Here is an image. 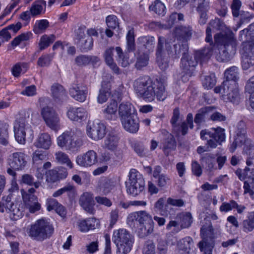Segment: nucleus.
Segmentation results:
<instances>
[{"label":"nucleus","mask_w":254,"mask_h":254,"mask_svg":"<svg viewBox=\"0 0 254 254\" xmlns=\"http://www.w3.org/2000/svg\"><path fill=\"white\" fill-rule=\"evenodd\" d=\"M178 249L182 254H195L192 249L193 240L190 237H186L180 240L177 244Z\"/></svg>","instance_id":"bb28decb"},{"label":"nucleus","mask_w":254,"mask_h":254,"mask_svg":"<svg viewBox=\"0 0 254 254\" xmlns=\"http://www.w3.org/2000/svg\"><path fill=\"white\" fill-rule=\"evenodd\" d=\"M253 168L246 167L244 170L243 172L241 169L236 170L235 173L241 180H243L246 178L251 179L252 182L254 179V174H253Z\"/></svg>","instance_id":"de8ad7c7"},{"label":"nucleus","mask_w":254,"mask_h":254,"mask_svg":"<svg viewBox=\"0 0 254 254\" xmlns=\"http://www.w3.org/2000/svg\"><path fill=\"white\" fill-rule=\"evenodd\" d=\"M236 142H238L241 146L244 145V150L247 154H250L251 142L245 134H237V137L235 139Z\"/></svg>","instance_id":"a18cd8bd"},{"label":"nucleus","mask_w":254,"mask_h":254,"mask_svg":"<svg viewBox=\"0 0 254 254\" xmlns=\"http://www.w3.org/2000/svg\"><path fill=\"white\" fill-rule=\"evenodd\" d=\"M117 111V102L113 100L108 103L106 107L103 110V113L106 120L115 121L118 118Z\"/></svg>","instance_id":"393cba45"},{"label":"nucleus","mask_w":254,"mask_h":254,"mask_svg":"<svg viewBox=\"0 0 254 254\" xmlns=\"http://www.w3.org/2000/svg\"><path fill=\"white\" fill-rule=\"evenodd\" d=\"M99 61V57L92 55H80L75 59V64L79 66H85L90 64L94 65Z\"/></svg>","instance_id":"a878e982"},{"label":"nucleus","mask_w":254,"mask_h":254,"mask_svg":"<svg viewBox=\"0 0 254 254\" xmlns=\"http://www.w3.org/2000/svg\"><path fill=\"white\" fill-rule=\"evenodd\" d=\"M32 35L31 33L27 32L17 36L11 42L12 46L16 47L19 45L21 42L28 40Z\"/></svg>","instance_id":"0e129e2a"},{"label":"nucleus","mask_w":254,"mask_h":254,"mask_svg":"<svg viewBox=\"0 0 254 254\" xmlns=\"http://www.w3.org/2000/svg\"><path fill=\"white\" fill-rule=\"evenodd\" d=\"M12 205H13V202L11 201L10 196H3L0 200V212L7 213Z\"/></svg>","instance_id":"49530a36"},{"label":"nucleus","mask_w":254,"mask_h":254,"mask_svg":"<svg viewBox=\"0 0 254 254\" xmlns=\"http://www.w3.org/2000/svg\"><path fill=\"white\" fill-rule=\"evenodd\" d=\"M7 214L11 220L16 221L22 217V212L13 203V205L10 208Z\"/></svg>","instance_id":"052dcab7"},{"label":"nucleus","mask_w":254,"mask_h":254,"mask_svg":"<svg viewBox=\"0 0 254 254\" xmlns=\"http://www.w3.org/2000/svg\"><path fill=\"white\" fill-rule=\"evenodd\" d=\"M189 46L187 42L181 44L180 42L172 43L162 36H159L156 49V60L159 68L163 71L169 67V57L176 59L181 53L185 54L188 51Z\"/></svg>","instance_id":"f03ea898"},{"label":"nucleus","mask_w":254,"mask_h":254,"mask_svg":"<svg viewBox=\"0 0 254 254\" xmlns=\"http://www.w3.org/2000/svg\"><path fill=\"white\" fill-rule=\"evenodd\" d=\"M214 38L215 43L218 45H223L225 48L229 45H231L232 47L236 45V39L232 33L229 34L218 33L214 35Z\"/></svg>","instance_id":"b1692460"},{"label":"nucleus","mask_w":254,"mask_h":254,"mask_svg":"<svg viewBox=\"0 0 254 254\" xmlns=\"http://www.w3.org/2000/svg\"><path fill=\"white\" fill-rule=\"evenodd\" d=\"M149 60V56L147 54H144L140 55L138 58L135 64V66L137 69H140L141 68L146 66Z\"/></svg>","instance_id":"774afa93"},{"label":"nucleus","mask_w":254,"mask_h":254,"mask_svg":"<svg viewBox=\"0 0 254 254\" xmlns=\"http://www.w3.org/2000/svg\"><path fill=\"white\" fill-rule=\"evenodd\" d=\"M53 54L43 55L38 60V65L41 67L49 66L53 59Z\"/></svg>","instance_id":"680f3d73"},{"label":"nucleus","mask_w":254,"mask_h":254,"mask_svg":"<svg viewBox=\"0 0 254 254\" xmlns=\"http://www.w3.org/2000/svg\"><path fill=\"white\" fill-rule=\"evenodd\" d=\"M54 158L55 161L59 164L66 165L69 169H72L73 167V165L68 155L62 151L55 152Z\"/></svg>","instance_id":"c9c22d12"},{"label":"nucleus","mask_w":254,"mask_h":254,"mask_svg":"<svg viewBox=\"0 0 254 254\" xmlns=\"http://www.w3.org/2000/svg\"><path fill=\"white\" fill-rule=\"evenodd\" d=\"M133 87L136 93L148 102L156 99L164 101L167 97L164 80L161 78L153 80L149 76H140L134 80Z\"/></svg>","instance_id":"f257e3e1"},{"label":"nucleus","mask_w":254,"mask_h":254,"mask_svg":"<svg viewBox=\"0 0 254 254\" xmlns=\"http://www.w3.org/2000/svg\"><path fill=\"white\" fill-rule=\"evenodd\" d=\"M126 39L128 51L132 52L134 51L135 45L134 42V30L133 28H130L128 30Z\"/></svg>","instance_id":"5fc2aeb1"},{"label":"nucleus","mask_w":254,"mask_h":254,"mask_svg":"<svg viewBox=\"0 0 254 254\" xmlns=\"http://www.w3.org/2000/svg\"><path fill=\"white\" fill-rule=\"evenodd\" d=\"M152 220V216L146 211L140 210L130 213L127 218L128 223H132L135 221L139 225L143 224Z\"/></svg>","instance_id":"aec40b11"},{"label":"nucleus","mask_w":254,"mask_h":254,"mask_svg":"<svg viewBox=\"0 0 254 254\" xmlns=\"http://www.w3.org/2000/svg\"><path fill=\"white\" fill-rule=\"evenodd\" d=\"M46 8V1L44 0H38L32 4L30 12L32 16H35L44 14L45 12Z\"/></svg>","instance_id":"473e14b6"},{"label":"nucleus","mask_w":254,"mask_h":254,"mask_svg":"<svg viewBox=\"0 0 254 254\" xmlns=\"http://www.w3.org/2000/svg\"><path fill=\"white\" fill-rule=\"evenodd\" d=\"M125 129L132 133H136L139 128V121L137 115L121 121Z\"/></svg>","instance_id":"412c9836"},{"label":"nucleus","mask_w":254,"mask_h":254,"mask_svg":"<svg viewBox=\"0 0 254 254\" xmlns=\"http://www.w3.org/2000/svg\"><path fill=\"white\" fill-rule=\"evenodd\" d=\"M111 85L109 81H103L102 88L98 97V101L99 103H103L107 101L110 95Z\"/></svg>","instance_id":"f704fd0d"},{"label":"nucleus","mask_w":254,"mask_h":254,"mask_svg":"<svg viewBox=\"0 0 254 254\" xmlns=\"http://www.w3.org/2000/svg\"><path fill=\"white\" fill-rule=\"evenodd\" d=\"M113 241L117 247V254H127L132 247L133 237L125 229L114 231Z\"/></svg>","instance_id":"39448f33"},{"label":"nucleus","mask_w":254,"mask_h":254,"mask_svg":"<svg viewBox=\"0 0 254 254\" xmlns=\"http://www.w3.org/2000/svg\"><path fill=\"white\" fill-rule=\"evenodd\" d=\"M77 44L81 51L86 52L92 49L93 40L92 37L87 36L86 38L77 42Z\"/></svg>","instance_id":"09e8293b"},{"label":"nucleus","mask_w":254,"mask_h":254,"mask_svg":"<svg viewBox=\"0 0 254 254\" xmlns=\"http://www.w3.org/2000/svg\"><path fill=\"white\" fill-rule=\"evenodd\" d=\"M41 115L49 127L56 131L60 129V118L53 108L49 106L43 107L41 110Z\"/></svg>","instance_id":"6e6552de"},{"label":"nucleus","mask_w":254,"mask_h":254,"mask_svg":"<svg viewBox=\"0 0 254 254\" xmlns=\"http://www.w3.org/2000/svg\"><path fill=\"white\" fill-rule=\"evenodd\" d=\"M27 163L25 154L21 152H16L10 154L8 158L9 166L15 170H22Z\"/></svg>","instance_id":"ddd939ff"},{"label":"nucleus","mask_w":254,"mask_h":254,"mask_svg":"<svg viewBox=\"0 0 254 254\" xmlns=\"http://www.w3.org/2000/svg\"><path fill=\"white\" fill-rule=\"evenodd\" d=\"M191 31L190 27L181 26L176 28L175 33L177 36L187 40L191 36Z\"/></svg>","instance_id":"864d4df0"},{"label":"nucleus","mask_w":254,"mask_h":254,"mask_svg":"<svg viewBox=\"0 0 254 254\" xmlns=\"http://www.w3.org/2000/svg\"><path fill=\"white\" fill-rule=\"evenodd\" d=\"M54 231V227L49 222L44 219H40L31 226L28 234L34 240L43 241L50 238Z\"/></svg>","instance_id":"423d86ee"},{"label":"nucleus","mask_w":254,"mask_h":254,"mask_svg":"<svg viewBox=\"0 0 254 254\" xmlns=\"http://www.w3.org/2000/svg\"><path fill=\"white\" fill-rule=\"evenodd\" d=\"M145 182L141 174L135 169H131L128 180L126 182L127 192L133 196H136L144 189Z\"/></svg>","instance_id":"0eeeda50"},{"label":"nucleus","mask_w":254,"mask_h":254,"mask_svg":"<svg viewBox=\"0 0 254 254\" xmlns=\"http://www.w3.org/2000/svg\"><path fill=\"white\" fill-rule=\"evenodd\" d=\"M176 147V143L175 139L172 135H170L168 138H167L163 145V149L165 151L167 150H174Z\"/></svg>","instance_id":"69168bd1"},{"label":"nucleus","mask_w":254,"mask_h":254,"mask_svg":"<svg viewBox=\"0 0 254 254\" xmlns=\"http://www.w3.org/2000/svg\"><path fill=\"white\" fill-rule=\"evenodd\" d=\"M162 167L157 165L154 167L153 177L157 179L156 183L160 188L166 187L169 185L170 178L165 174L161 173Z\"/></svg>","instance_id":"5701e85b"},{"label":"nucleus","mask_w":254,"mask_h":254,"mask_svg":"<svg viewBox=\"0 0 254 254\" xmlns=\"http://www.w3.org/2000/svg\"><path fill=\"white\" fill-rule=\"evenodd\" d=\"M106 128V126L103 123L89 122L86 126V133L91 139L98 140L105 136Z\"/></svg>","instance_id":"9b49d317"},{"label":"nucleus","mask_w":254,"mask_h":254,"mask_svg":"<svg viewBox=\"0 0 254 254\" xmlns=\"http://www.w3.org/2000/svg\"><path fill=\"white\" fill-rule=\"evenodd\" d=\"M33 113L30 108L21 111L14 122L13 129L16 141L20 144H24L26 140V134H31L33 132L31 126L26 122L30 115Z\"/></svg>","instance_id":"7ed1b4c3"},{"label":"nucleus","mask_w":254,"mask_h":254,"mask_svg":"<svg viewBox=\"0 0 254 254\" xmlns=\"http://www.w3.org/2000/svg\"><path fill=\"white\" fill-rule=\"evenodd\" d=\"M180 113L179 109L178 108H176L173 111V116L170 121L173 130L175 133H178L180 131L179 125L177 124V122L180 118Z\"/></svg>","instance_id":"13d9d810"},{"label":"nucleus","mask_w":254,"mask_h":254,"mask_svg":"<svg viewBox=\"0 0 254 254\" xmlns=\"http://www.w3.org/2000/svg\"><path fill=\"white\" fill-rule=\"evenodd\" d=\"M28 67V64L26 63H18L13 65L11 69V72L15 77H18L21 73H25Z\"/></svg>","instance_id":"3c124183"},{"label":"nucleus","mask_w":254,"mask_h":254,"mask_svg":"<svg viewBox=\"0 0 254 254\" xmlns=\"http://www.w3.org/2000/svg\"><path fill=\"white\" fill-rule=\"evenodd\" d=\"M79 203L83 209L90 214H94L95 212L94 208L95 202L93 194L91 193L84 192L80 197Z\"/></svg>","instance_id":"a211bd4d"},{"label":"nucleus","mask_w":254,"mask_h":254,"mask_svg":"<svg viewBox=\"0 0 254 254\" xmlns=\"http://www.w3.org/2000/svg\"><path fill=\"white\" fill-rule=\"evenodd\" d=\"M119 138L115 134L109 133L104 140L103 147L111 151H115L118 146Z\"/></svg>","instance_id":"2f4dec72"},{"label":"nucleus","mask_w":254,"mask_h":254,"mask_svg":"<svg viewBox=\"0 0 254 254\" xmlns=\"http://www.w3.org/2000/svg\"><path fill=\"white\" fill-rule=\"evenodd\" d=\"M223 96L233 104H238L240 101V97L237 83L235 81H224Z\"/></svg>","instance_id":"9d476101"},{"label":"nucleus","mask_w":254,"mask_h":254,"mask_svg":"<svg viewBox=\"0 0 254 254\" xmlns=\"http://www.w3.org/2000/svg\"><path fill=\"white\" fill-rule=\"evenodd\" d=\"M139 43L145 49L146 53H150L153 50L155 44V38L154 37L146 36H142L138 39Z\"/></svg>","instance_id":"e433bc0d"},{"label":"nucleus","mask_w":254,"mask_h":254,"mask_svg":"<svg viewBox=\"0 0 254 254\" xmlns=\"http://www.w3.org/2000/svg\"><path fill=\"white\" fill-rule=\"evenodd\" d=\"M66 115L71 121L80 122L87 119L88 113L86 109L82 107H70L67 110Z\"/></svg>","instance_id":"f3484780"},{"label":"nucleus","mask_w":254,"mask_h":254,"mask_svg":"<svg viewBox=\"0 0 254 254\" xmlns=\"http://www.w3.org/2000/svg\"><path fill=\"white\" fill-rule=\"evenodd\" d=\"M198 246L203 254H212L214 244L212 240L208 241L207 240H204V239L198 243Z\"/></svg>","instance_id":"37998d69"},{"label":"nucleus","mask_w":254,"mask_h":254,"mask_svg":"<svg viewBox=\"0 0 254 254\" xmlns=\"http://www.w3.org/2000/svg\"><path fill=\"white\" fill-rule=\"evenodd\" d=\"M218 137V141H225V134L224 129L217 127V128H212L210 129L202 130L200 132V137L202 140H206L207 141L210 138L215 137Z\"/></svg>","instance_id":"6ab92c4d"},{"label":"nucleus","mask_w":254,"mask_h":254,"mask_svg":"<svg viewBox=\"0 0 254 254\" xmlns=\"http://www.w3.org/2000/svg\"><path fill=\"white\" fill-rule=\"evenodd\" d=\"M137 115L136 111L129 102H123L119 106V116L120 121Z\"/></svg>","instance_id":"4be33fe9"},{"label":"nucleus","mask_w":254,"mask_h":254,"mask_svg":"<svg viewBox=\"0 0 254 254\" xmlns=\"http://www.w3.org/2000/svg\"><path fill=\"white\" fill-rule=\"evenodd\" d=\"M9 124L7 123L0 121V144L6 145L8 143Z\"/></svg>","instance_id":"ea45409f"},{"label":"nucleus","mask_w":254,"mask_h":254,"mask_svg":"<svg viewBox=\"0 0 254 254\" xmlns=\"http://www.w3.org/2000/svg\"><path fill=\"white\" fill-rule=\"evenodd\" d=\"M53 97L57 101H63L67 98L66 91L64 87L59 83H54L51 87Z\"/></svg>","instance_id":"c756f323"},{"label":"nucleus","mask_w":254,"mask_h":254,"mask_svg":"<svg viewBox=\"0 0 254 254\" xmlns=\"http://www.w3.org/2000/svg\"><path fill=\"white\" fill-rule=\"evenodd\" d=\"M246 34V36L248 39L250 38V40H247L243 43L242 49L241 53L242 57H254V42L253 36H251L252 31L249 29H245L241 31Z\"/></svg>","instance_id":"dca6fc26"},{"label":"nucleus","mask_w":254,"mask_h":254,"mask_svg":"<svg viewBox=\"0 0 254 254\" xmlns=\"http://www.w3.org/2000/svg\"><path fill=\"white\" fill-rule=\"evenodd\" d=\"M49 26V22L46 19L40 20L37 21L34 28V31L37 34L41 31H45Z\"/></svg>","instance_id":"e2e57ef3"},{"label":"nucleus","mask_w":254,"mask_h":254,"mask_svg":"<svg viewBox=\"0 0 254 254\" xmlns=\"http://www.w3.org/2000/svg\"><path fill=\"white\" fill-rule=\"evenodd\" d=\"M219 23L220 22L218 20H212L210 21L209 26L206 30V42L212 43L211 31L216 29L218 26Z\"/></svg>","instance_id":"6e6d98bb"},{"label":"nucleus","mask_w":254,"mask_h":254,"mask_svg":"<svg viewBox=\"0 0 254 254\" xmlns=\"http://www.w3.org/2000/svg\"><path fill=\"white\" fill-rule=\"evenodd\" d=\"M115 183L111 180L105 179L99 182V190L104 194L110 192L115 187Z\"/></svg>","instance_id":"c03bdc74"},{"label":"nucleus","mask_w":254,"mask_h":254,"mask_svg":"<svg viewBox=\"0 0 254 254\" xmlns=\"http://www.w3.org/2000/svg\"><path fill=\"white\" fill-rule=\"evenodd\" d=\"M116 51L118 56L119 63L123 67L127 66L129 64L128 58L124 54L122 49L120 47H117Z\"/></svg>","instance_id":"bf43d9fd"},{"label":"nucleus","mask_w":254,"mask_h":254,"mask_svg":"<svg viewBox=\"0 0 254 254\" xmlns=\"http://www.w3.org/2000/svg\"><path fill=\"white\" fill-rule=\"evenodd\" d=\"M182 229L190 227L192 222V217L190 212H185L178 214L176 217Z\"/></svg>","instance_id":"72a5a7b5"},{"label":"nucleus","mask_w":254,"mask_h":254,"mask_svg":"<svg viewBox=\"0 0 254 254\" xmlns=\"http://www.w3.org/2000/svg\"><path fill=\"white\" fill-rule=\"evenodd\" d=\"M238 74V68L236 66H232L225 72V76L226 78L225 81H235L236 82L239 78Z\"/></svg>","instance_id":"4d7b16f0"},{"label":"nucleus","mask_w":254,"mask_h":254,"mask_svg":"<svg viewBox=\"0 0 254 254\" xmlns=\"http://www.w3.org/2000/svg\"><path fill=\"white\" fill-rule=\"evenodd\" d=\"M149 9L151 11H154L159 15L163 16L166 13V7L164 3L159 0H156L154 3L149 6Z\"/></svg>","instance_id":"8fccbe9b"},{"label":"nucleus","mask_w":254,"mask_h":254,"mask_svg":"<svg viewBox=\"0 0 254 254\" xmlns=\"http://www.w3.org/2000/svg\"><path fill=\"white\" fill-rule=\"evenodd\" d=\"M205 224L201 228L200 233L203 239L207 240V238L212 239L214 237V229L210 221L208 219H204Z\"/></svg>","instance_id":"58836bf2"},{"label":"nucleus","mask_w":254,"mask_h":254,"mask_svg":"<svg viewBox=\"0 0 254 254\" xmlns=\"http://www.w3.org/2000/svg\"><path fill=\"white\" fill-rule=\"evenodd\" d=\"M245 92L247 96H249V100L246 102V106L249 110L254 109V102L253 101L254 93V80L253 77H251L247 82L245 87Z\"/></svg>","instance_id":"c85d7f7f"},{"label":"nucleus","mask_w":254,"mask_h":254,"mask_svg":"<svg viewBox=\"0 0 254 254\" xmlns=\"http://www.w3.org/2000/svg\"><path fill=\"white\" fill-rule=\"evenodd\" d=\"M69 94L75 100L83 102L86 98L88 89L86 86L82 84H73L70 88Z\"/></svg>","instance_id":"2eb2a0df"},{"label":"nucleus","mask_w":254,"mask_h":254,"mask_svg":"<svg viewBox=\"0 0 254 254\" xmlns=\"http://www.w3.org/2000/svg\"><path fill=\"white\" fill-rule=\"evenodd\" d=\"M180 224V223L177 220H171L167 225L166 229L173 233H177L182 229Z\"/></svg>","instance_id":"338daca9"},{"label":"nucleus","mask_w":254,"mask_h":254,"mask_svg":"<svg viewBox=\"0 0 254 254\" xmlns=\"http://www.w3.org/2000/svg\"><path fill=\"white\" fill-rule=\"evenodd\" d=\"M35 146L37 148L48 149L52 145V139L51 136L48 133L40 134L36 141Z\"/></svg>","instance_id":"7c9ffc66"},{"label":"nucleus","mask_w":254,"mask_h":254,"mask_svg":"<svg viewBox=\"0 0 254 254\" xmlns=\"http://www.w3.org/2000/svg\"><path fill=\"white\" fill-rule=\"evenodd\" d=\"M212 52V50L210 48L197 51L194 53L193 58L197 62V63L200 62L201 64L210 58Z\"/></svg>","instance_id":"a19ab883"},{"label":"nucleus","mask_w":254,"mask_h":254,"mask_svg":"<svg viewBox=\"0 0 254 254\" xmlns=\"http://www.w3.org/2000/svg\"><path fill=\"white\" fill-rule=\"evenodd\" d=\"M154 225L153 220L139 225V236L142 238L151 234L154 230Z\"/></svg>","instance_id":"79ce46f5"},{"label":"nucleus","mask_w":254,"mask_h":254,"mask_svg":"<svg viewBox=\"0 0 254 254\" xmlns=\"http://www.w3.org/2000/svg\"><path fill=\"white\" fill-rule=\"evenodd\" d=\"M211 110V107H206L200 109L195 115L194 121L197 125H200L204 122L209 117V113Z\"/></svg>","instance_id":"4c0bfd02"},{"label":"nucleus","mask_w":254,"mask_h":254,"mask_svg":"<svg viewBox=\"0 0 254 254\" xmlns=\"http://www.w3.org/2000/svg\"><path fill=\"white\" fill-rule=\"evenodd\" d=\"M181 59V67L184 74L190 77L195 70L197 62L190 55L183 54Z\"/></svg>","instance_id":"4468645a"},{"label":"nucleus","mask_w":254,"mask_h":254,"mask_svg":"<svg viewBox=\"0 0 254 254\" xmlns=\"http://www.w3.org/2000/svg\"><path fill=\"white\" fill-rule=\"evenodd\" d=\"M55 36L54 35H44L42 36L39 43V49L42 51L52 43L55 40Z\"/></svg>","instance_id":"603ef678"},{"label":"nucleus","mask_w":254,"mask_h":254,"mask_svg":"<svg viewBox=\"0 0 254 254\" xmlns=\"http://www.w3.org/2000/svg\"><path fill=\"white\" fill-rule=\"evenodd\" d=\"M25 207L30 213H34L41 209V204L38 201L37 197L34 194L35 190L30 188L27 191L21 190Z\"/></svg>","instance_id":"1a4fd4ad"},{"label":"nucleus","mask_w":254,"mask_h":254,"mask_svg":"<svg viewBox=\"0 0 254 254\" xmlns=\"http://www.w3.org/2000/svg\"><path fill=\"white\" fill-rule=\"evenodd\" d=\"M98 162L97 154L92 150H88L85 153L78 155L76 158V163L81 167H89Z\"/></svg>","instance_id":"f8f14e48"},{"label":"nucleus","mask_w":254,"mask_h":254,"mask_svg":"<svg viewBox=\"0 0 254 254\" xmlns=\"http://www.w3.org/2000/svg\"><path fill=\"white\" fill-rule=\"evenodd\" d=\"M98 224H99L98 220L92 217L79 220L77 225L81 232H86L90 230L95 229Z\"/></svg>","instance_id":"cd10ccee"},{"label":"nucleus","mask_w":254,"mask_h":254,"mask_svg":"<svg viewBox=\"0 0 254 254\" xmlns=\"http://www.w3.org/2000/svg\"><path fill=\"white\" fill-rule=\"evenodd\" d=\"M83 133L80 130H70L64 132L57 138V144L61 148L72 150L83 144Z\"/></svg>","instance_id":"20e7f679"}]
</instances>
